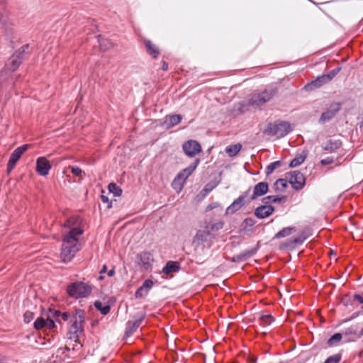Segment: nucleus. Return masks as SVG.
<instances>
[{"instance_id":"f257e3e1","label":"nucleus","mask_w":363,"mask_h":363,"mask_svg":"<svg viewBox=\"0 0 363 363\" xmlns=\"http://www.w3.org/2000/svg\"><path fill=\"white\" fill-rule=\"evenodd\" d=\"M82 220L79 216L69 218L63 226L69 228V231L63 235L62 246L61 249V257L64 262L71 261L76 252L79 250L78 236L82 235L81 228Z\"/></svg>"},{"instance_id":"f03ea898","label":"nucleus","mask_w":363,"mask_h":363,"mask_svg":"<svg viewBox=\"0 0 363 363\" xmlns=\"http://www.w3.org/2000/svg\"><path fill=\"white\" fill-rule=\"evenodd\" d=\"M92 285L84 281H75L67 286V293L72 298L78 299L88 297L92 291Z\"/></svg>"},{"instance_id":"7ed1b4c3","label":"nucleus","mask_w":363,"mask_h":363,"mask_svg":"<svg viewBox=\"0 0 363 363\" xmlns=\"http://www.w3.org/2000/svg\"><path fill=\"white\" fill-rule=\"evenodd\" d=\"M291 131V125L289 122L277 120L274 123H269L264 130V133L281 138L286 136Z\"/></svg>"},{"instance_id":"20e7f679","label":"nucleus","mask_w":363,"mask_h":363,"mask_svg":"<svg viewBox=\"0 0 363 363\" xmlns=\"http://www.w3.org/2000/svg\"><path fill=\"white\" fill-rule=\"evenodd\" d=\"M84 320L85 317L84 311L81 309L77 310L71 320L72 323L67 333L69 339L78 340L79 335L83 332V324Z\"/></svg>"},{"instance_id":"39448f33","label":"nucleus","mask_w":363,"mask_h":363,"mask_svg":"<svg viewBox=\"0 0 363 363\" xmlns=\"http://www.w3.org/2000/svg\"><path fill=\"white\" fill-rule=\"evenodd\" d=\"M28 49L29 44H26L16 50L11 57L9 62L6 64L5 68L3 69L7 72V77H9V72H13L18 68L23 60L28 54Z\"/></svg>"},{"instance_id":"423d86ee","label":"nucleus","mask_w":363,"mask_h":363,"mask_svg":"<svg viewBox=\"0 0 363 363\" xmlns=\"http://www.w3.org/2000/svg\"><path fill=\"white\" fill-rule=\"evenodd\" d=\"M277 94V88L266 89L260 93L255 94L250 99V104L259 107L269 102Z\"/></svg>"},{"instance_id":"0eeeda50","label":"nucleus","mask_w":363,"mask_h":363,"mask_svg":"<svg viewBox=\"0 0 363 363\" xmlns=\"http://www.w3.org/2000/svg\"><path fill=\"white\" fill-rule=\"evenodd\" d=\"M215 235L210 231L209 225H206L203 229L197 230L193 238V244L198 247L203 245V247H210Z\"/></svg>"},{"instance_id":"6e6552de","label":"nucleus","mask_w":363,"mask_h":363,"mask_svg":"<svg viewBox=\"0 0 363 363\" xmlns=\"http://www.w3.org/2000/svg\"><path fill=\"white\" fill-rule=\"evenodd\" d=\"M31 146L30 144H25L16 148L11 154L8 164H7V173L10 174L14 169L17 162L21 158V155Z\"/></svg>"},{"instance_id":"1a4fd4ad","label":"nucleus","mask_w":363,"mask_h":363,"mask_svg":"<svg viewBox=\"0 0 363 363\" xmlns=\"http://www.w3.org/2000/svg\"><path fill=\"white\" fill-rule=\"evenodd\" d=\"M287 178L292 188L296 191L302 189L306 184V179L303 174L299 171L288 172Z\"/></svg>"},{"instance_id":"9d476101","label":"nucleus","mask_w":363,"mask_h":363,"mask_svg":"<svg viewBox=\"0 0 363 363\" xmlns=\"http://www.w3.org/2000/svg\"><path fill=\"white\" fill-rule=\"evenodd\" d=\"M146 313L145 312L138 313L135 320H128L126 323L125 336L130 337L136 330L140 326L142 322L145 320Z\"/></svg>"},{"instance_id":"9b49d317","label":"nucleus","mask_w":363,"mask_h":363,"mask_svg":"<svg viewBox=\"0 0 363 363\" xmlns=\"http://www.w3.org/2000/svg\"><path fill=\"white\" fill-rule=\"evenodd\" d=\"M182 150L186 155L193 157L202 151L199 142L194 140H189L182 145Z\"/></svg>"},{"instance_id":"f8f14e48","label":"nucleus","mask_w":363,"mask_h":363,"mask_svg":"<svg viewBox=\"0 0 363 363\" xmlns=\"http://www.w3.org/2000/svg\"><path fill=\"white\" fill-rule=\"evenodd\" d=\"M341 108V104L337 102L332 103L330 106L321 114L319 123H325L335 117Z\"/></svg>"},{"instance_id":"ddd939ff","label":"nucleus","mask_w":363,"mask_h":363,"mask_svg":"<svg viewBox=\"0 0 363 363\" xmlns=\"http://www.w3.org/2000/svg\"><path fill=\"white\" fill-rule=\"evenodd\" d=\"M250 189L243 192L238 198L226 208V214H233L236 211H239L246 203V198L247 197Z\"/></svg>"},{"instance_id":"4468645a","label":"nucleus","mask_w":363,"mask_h":363,"mask_svg":"<svg viewBox=\"0 0 363 363\" xmlns=\"http://www.w3.org/2000/svg\"><path fill=\"white\" fill-rule=\"evenodd\" d=\"M52 166L45 157H38L36 160V172L40 176H47Z\"/></svg>"},{"instance_id":"2eb2a0df","label":"nucleus","mask_w":363,"mask_h":363,"mask_svg":"<svg viewBox=\"0 0 363 363\" xmlns=\"http://www.w3.org/2000/svg\"><path fill=\"white\" fill-rule=\"evenodd\" d=\"M0 23L4 27H9L12 24L9 11L6 9V0L0 1Z\"/></svg>"},{"instance_id":"dca6fc26","label":"nucleus","mask_w":363,"mask_h":363,"mask_svg":"<svg viewBox=\"0 0 363 363\" xmlns=\"http://www.w3.org/2000/svg\"><path fill=\"white\" fill-rule=\"evenodd\" d=\"M200 163V160L199 158L196 159L192 164H191L186 168L182 169L177 174V179H182V181H185L189 178V176L192 174V173L195 171L196 167Z\"/></svg>"},{"instance_id":"f3484780","label":"nucleus","mask_w":363,"mask_h":363,"mask_svg":"<svg viewBox=\"0 0 363 363\" xmlns=\"http://www.w3.org/2000/svg\"><path fill=\"white\" fill-rule=\"evenodd\" d=\"M274 207L272 205H261L255 209V216L259 219L270 216L274 212Z\"/></svg>"},{"instance_id":"a211bd4d","label":"nucleus","mask_w":363,"mask_h":363,"mask_svg":"<svg viewBox=\"0 0 363 363\" xmlns=\"http://www.w3.org/2000/svg\"><path fill=\"white\" fill-rule=\"evenodd\" d=\"M269 190L268 183L262 182L257 184L253 189V193L250 197V200H255L257 198L267 194Z\"/></svg>"},{"instance_id":"6ab92c4d","label":"nucleus","mask_w":363,"mask_h":363,"mask_svg":"<svg viewBox=\"0 0 363 363\" xmlns=\"http://www.w3.org/2000/svg\"><path fill=\"white\" fill-rule=\"evenodd\" d=\"M307 237L301 235L298 238H296L294 239L289 240L285 242L280 245V250L285 249H294L297 245H301L303 243V242L306 240Z\"/></svg>"},{"instance_id":"aec40b11","label":"nucleus","mask_w":363,"mask_h":363,"mask_svg":"<svg viewBox=\"0 0 363 363\" xmlns=\"http://www.w3.org/2000/svg\"><path fill=\"white\" fill-rule=\"evenodd\" d=\"M257 250L258 247L247 250L238 255L233 256L231 259V261L236 263L244 262L254 256L257 253Z\"/></svg>"},{"instance_id":"412c9836","label":"nucleus","mask_w":363,"mask_h":363,"mask_svg":"<svg viewBox=\"0 0 363 363\" xmlns=\"http://www.w3.org/2000/svg\"><path fill=\"white\" fill-rule=\"evenodd\" d=\"M328 82L326 81V79H325L324 74H323L321 76L317 77L315 79L306 84L304 88L306 91H310L322 86Z\"/></svg>"},{"instance_id":"4be33fe9","label":"nucleus","mask_w":363,"mask_h":363,"mask_svg":"<svg viewBox=\"0 0 363 363\" xmlns=\"http://www.w3.org/2000/svg\"><path fill=\"white\" fill-rule=\"evenodd\" d=\"M181 269L180 264L179 262L175 261H168L165 266L162 269V273L164 274H169L172 273L178 272Z\"/></svg>"},{"instance_id":"5701e85b","label":"nucleus","mask_w":363,"mask_h":363,"mask_svg":"<svg viewBox=\"0 0 363 363\" xmlns=\"http://www.w3.org/2000/svg\"><path fill=\"white\" fill-rule=\"evenodd\" d=\"M342 141L340 140H328L326 143L323 146L324 150L330 152H334L342 146Z\"/></svg>"},{"instance_id":"b1692460","label":"nucleus","mask_w":363,"mask_h":363,"mask_svg":"<svg viewBox=\"0 0 363 363\" xmlns=\"http://www.w3.org/2000/svg\"><path fill=\"white\" fill-rule=\"evenodd\" d=\"M182 116L180 114L167 116L164 123L167 128H170L178 125L182 121Z\"/></svg>"},{"instance_id":"393cba45","label":"nucleus","mask_w":363,"mask_h":363,"mask_svg":"<svg viewBox=\"0 0 363 363\" xmlns=\"http://www.w3.org/2000/svg\"><path fill=\"white\" fill-rule=\"evenodd\" d=\"M144 44L147 53L154 59L157 58L160 53L157 46L153 44L150 40H145Z\"/></svg>"},{"instance_id":"a878e982","label":"nucleus","mask_w":363,"mask_h":363,"mask_svg":"<svg viewBox=\"0 0 363 363\" xmlns=\"http://www.w3.org/2000/svg\"><path fill=\"white\" fill-rule=\"evenodd\" d=\"M307 153L303 151L300 155L295 157L290 162L289 167L291 168L296 167L301 164L306 160Z\"/></svg>"},{"instance_id":"bb28decb","label":"nucleus","mask_w":363,"mask_h":363,"mask_svg":"<svg viewBox=\"0 0 363 363\" xmlns=\"http://www.w3.org/2000/svg\"><path fill=\"white\" fill-rule=\"evenodd\" d=\"M296 231L294 227H286L284 228L279 232H277L274 236V239H281L289 236L293 232Z\"/></svg>"},{"instance_id":"cd10ccee","label":"nucleus","mask_w":363,"mask_h":363,"mask_svg":"<svg viewBox=\"0 0 363 363\" xmlns=\"http://www.w3.org/2000/svg\"><path fill=\"white\" fill-rule=\"evenodd\" d=\"M286 201V196H282L279 197L277 196H268L262 199V202L265 205H269L271 203H282Z\"/></svg>"},{"instance_id":"c85d7f7f","label":"nucleus","mask_w":363,"mask_h":363,"mask_svg":"<svg viewBox=\"0 0 363 363\" xmlns=\"http://www.w3.org/2000/svg\"><path fill=\"white\" fill-rule=\"evenodd\" d=\"M94 307L100 311L102 315H107L111 310V306L108 304H103L101 301H95L94 303Z\"/></svg>"},{"instance_id":"c756f323","label":"nucleus","mask_w":363,"mask_h":363,"mask_svg":"<svg viewBox=\"0 0 363 363\" xmlns=\"http://www.w3.org/2000/svg\"><path fill=\"white\" fill-rule=\"evenodd\" d=\"M241 148H242V145L240 143H237L235 145H228L226 147L225 152L230 157H234L240 151Z\"/></svg>"},{"instance_id":"7c9ffc66","label":"nucleus","mask_w":363,"mask_h":363,"mask_svg":"<svg viewBox=\"0 0 363 363\" xmlns=\"http://www.w3.org/2000/svg\"><path fill=\"white\" fill-rule=\"evenodd\" d=\"M287 186V181L286 179H279L274 182L273 188L276 192H279L284 191Z\"/></svg>"},{"instance_id":"2f4dec72","label":"nucleus","mask_w":363,"mask_h":363,"mask_svg":"<svg viewBox=\"0 0 363 363\" xmlns=\"http://www.w3.org/2000/svg\"><path fill=\"white\" fill-rule=\"evenodd\" d=\"M98 43L99 44L100 49L102 50H108L112 47V43L110 40L101 38V36H98Z\"/></svg>"},{"instance_id":"473e14b6","label":"nucleus","mask_w":363,"mask_h":363,"mask_svg":"<svg viewBox=\"0 0 363 363\" xmlns=\"http://www.w3.org/2000/svg\"><path fill=\"white\" fill-rule=\"evenodd\" d=\"M281 164L282 162L280 160H277L269 164L266 167V174H271L277 168L280 167L281 166Z\"/></svg>"},{"instance_id":"72a5a7b5","label":"nucleus","mask_w":363,"mask_h":363,"mask_svg":"<svg viewBox=\"0 0 363 363\" xmlns=\"http://www.w3.org/2000/svg\"><path fill=\"white\" fill-rule=\"evenodd\" d=\"M342 338V335L341 333H335L332 335L328 340L327 344L332 347L337 345Z\"/></svg>"},{"instance_id":"f704fd0d","label":"nucleus","mask_w":363,"mask_h":363,"mask_svg":"<svg viewBox=\"0 0 363 363\" xmlns=\"http://www.w3.org/2000/svg\"><path fill=\"white\" fill-rule=\"evenodd\" d=\"M108 189V191L114 195V196H120L122 194V189L115 183L109 184Z\"/></svg>"},{"instance_id":"c9c22d12","label":"nucleus","mask_w":363,"mask_h":363,"mask_svg":"<svg viewBox=\"0 0 363 363\" xmlns=\"http://www.w3.org/2000/svg\"><path fill=\"white\" fill-rule=\"evenodd\" d=\"M275 320L271 314L262 315L260 317L261 324L264 326L270 325Z\"/></svg>"},{"instance_id":"e433bc0d","label":"nucleus","mask_w":363,"mask_h":363,"mask_svg":"<svg viewBox=\"0 0 363 363\" xmlns=\"http://www.w3.org/2000/svg\"><path fill=\"white\" fill-rule=\"evenodd\" d=\"M340 69L341 67H338L330 71L328 74H325L324 76L326 81L330 82L340 72Z\"/></svg>"},{"instance_id":"4c0bfd02","label":"nucleus","mask_w":363,"mask_h":363,"mask_svg":"<svg viewBox=\"0 0 363 363\" xmlns=\"http://www.w3.org/2000/svg\"><path fill=\"white\" fill-rule=\"evenodd\" d=\"M184 181H182V179H177V177H175V178L174 179L173 182H172V187L177 191H180L183 187H184Z\"/></svg>"},{"instance_id":"58836bf2","label":"nucleus","mask_w":363,"mask_h":363,"mask_svg":"<svg viewBox=\"0 0 363 363\" xmlns=\"http://www.w3.org/2000/svg\"><path fill=\"white\" fill-rule=\"evenodd\" d=\"M206 225H209V230L212 233L222 229L223 228L224 223L223 221H218L215 223L207 224Z\"/></svg>"},{"instance_id":"ea45409f","label":"nucleus","mask_w":363,"mask_h":363,"mask_svg":"<svg viewBox=\"0 0 363 363\" xmlns=\"http://www.w3.org/2000/svg\"><path fill=\"white\" fill-rule=\"evenodd\" d=\"M34 328L36 330H40L45 328V319L42 317L37 318L34 322Z\"/></svg>"},{"instance_id":"a19ab883","label":"nucleus","mask_w":363,"mask_h":363,"mask_svg":"<svg viewBox=\"0 0 363 363\" xmlns=\"http://www.w3.org/2000/svg\"><path fill=\"white\" fill-rule=\"evenodd\" d=\"M341 360V354H337L330 356L324 363H338Z\"/></svg>"},{"instance_id":"79ce46f5","label":"nucleus","mask_w":363,"mask_h":363,"mask_svg":"<svg viewBox=\"0 0 363 363\" xmlns=\"http://www.w3.org/2000/svg\"><path fill=\"white\" fill-rule=\"evenodd\" d=\"M148 291H146L142 286H140L136 292H135V297L136 298H143L147 295Z\"/></svg>"},{"instance_id":"37998d69","label":"nucleus","mask_w":363,"mask_h":363,"mask_svg":"<svg viewBox=\"0 0 363 363\" xmlns=\"http://www.w3.org/2000/svg\"><path fill=\"white\" fill-rule=\"evenodd\" d=\"M255 220L252 218H247L243 221L245 228L246 229H250L252 228L255 225Z\"/></svg>"},{"instance_id":"c03bdc74","label":"nucleus","mask_w":363,"mask_h":363,"mask_svg":"<svg viewBox=\"0 0 363 363\" xmlns=\"http://www.w3.org/2000/svg\"><path fill=\"white\" fill-rule=\"evenodd\" d=\"M139 256H140V260L143 262V263L144 264H145L148 263V262L150 259V257H151V254L147 252H143Z\"/></svg>"},{"instance_id":"a18cd8bd","label":"nucleus","mask_w":363,"mask_h":363,"mask_svg":"<svg viewBox=\"0 0 363 363\" xmlns=\"http://www.w3.org/2000/svg\"><path fill=\"white\" fill-rule=\"evenodd\" d=\"M344 334L345 335H356V336L358 337L359 333H357V329L355 328V327L351 326V327L347 328L345 329V330L344 331Z\"/></svg>"},{"instance_id":"49530a36","label":"nucleus","mask_w":363,"mask_h":363,"mask_svg":"<svg viewBox=\"0 0 363 363\" xmlns=\"http://www.w3.org/2000/svg\"><path fill=\"white\" fill-rule=\"evenodd\" d=\"M55 315L56 317H58V316L61 315L62 318L65 321H67V320H68V319L70 317V313H68V312H64V313H61L60 311H55Z\"/></svg>"},{"instance_id":"de8ad7c7","label":"nucleus","mask_w":363,"mask_h":363,"mask_svg":"<svg viewBox=\"0 0 363 363\" xmlns=\"http://www.w3.org/2000/svg\"><path fill=\"white\" fill-rule=\"evenodd\" d=\"M23 318L25 323H28L34 318V313L28 311L24 313Z\"/></svg>"},{"instance_id":"09e8293b","label":"nucleus","mask_w":363,"mask_h":363,"mask_svg":"<svg viewBox=\"0 0 363 363\" xmlns=\"http://www.w3.org/2000/svg\"><path fill=\"white\" fill-rule=\"evenodd\" d=\"M152 286L153 281L150 279H146L142 284V286L147 291L152 287Z\"/></svg>"},{"instance_id":"8fccbe9b","label":"nucleus","mask_w":363,"mask_h":363,"mask_svg":"<svg viewBox=\"0 0 363 363\" xmlns=\"http://www.w3.org/2000/svg\"><path fill=\"white\" fill-rule=\"evenodd\" d=\"M55 327V323L54 320L50 318H48L45 320V328L49 330L53 329Z\"/></svg>"},{"instance_id":"3c124183","label":"nucleus","mask_w":363,"mask_h":363,"mask_svg":"<svg viewBox=\"0 0 363 363\" xmlns=\"http://www.w3.org/2000/svg\"><path fill=\"white\" fill-rule=\"evenodd\" d=\"M71 172L74 176L77 177L81 176V174H82V170L81 169V168L77 166L72 167Z\"/></svg>"},{"instance_id":"603ef678","label":"nucleus","mask_w":363,"mask_h":363,"mask_svg":"<svg viewBox=\"0 0 363 363\" xmlns=\"http://www.w3.org/2000/svg\"><path fill=\"white\" fill-rule=\"evenodd\" d=\"M333 162H334V160H333V157H328L326 158L322 159L320 160V164L322 165L325 166V165H328V164H332Z\"/></svg>"},{"instance_id":"864d4df0","label":"nucleus","mask_w":363,"mask_h":363,"mask_svg":"<svg viewBox=\"0 0 363 363\" xmlns=\"http://www.w3.org/2000/svg\"><path fill=\"white\" fill-rule=\"evenodd\" d=\"M354 299L358 301L360 303H363V292L361 294H355Z\"/></svg>"},{"instance_id":"5fc2aeb1","label":"nucleus","mask_w":363,"mask_h":363,"mask_svg":"<svg viewBox=\"0 0 363 363\" xmlns=\"http://www.w3.org/2000/svg\"><path fill=\"white\" fill-rule=\"evenodd\" d=\"M75 342V344L72 347L73 350L78 351L80 350V348L82 347V345L80 344V342L78 341V340H74Z\"/></svg>"},{"instance_id":"6e6d98bb","label":"nucleus","mask_w":363,"mask_h":363,"mask_svg":"<svg viewBox=\"0 0 363 363\" xmlns=\"http://www.w3.org/2000/svg\"><path fill=\"white\" fill-rule=\"evenodd\" d=\"M101 199L102 202L108 203V198L106 196L101 195ZM111 207V204L108 203V208H109Z\"/></svg>"},{"instance_id":"4d7b16f0","label":"nucleus","mask_w":363,"mask_h":363,"mask_svg":"<svg viewBox=\"0 0 363 363\" xmlns=\"http://www.w3.org/2000/svg\"><path fill=\"white\" fill-rule=\"evenodd\" d=\"M168 63L165 61H162V70L164 71H167L168 69Z\"/></svg>"},{"instance_id":"13d9d810","label":"nucleus","mask_w":363,"mask_h":363,"mask_svg":"<svg viewBox=\"0 0 363 363\" xmlns=\"http://www.w3.org/2000/svg\"><path fill=\"white\" fill-rule=\"evenodd\" d=\"M113 274H114V270H113V269H111V270H110V271L108 272V277H112Z\"/></svg>"},{"instance_id":"bf43d9fd","label":"nucleus","mask_w":363,"mask_h":363,"mask_svg":"<svg viewBox=\"0 0 363 363\" xmlns=\"http://www.w3.org/2000/svg\"><path fill=\"white\" fill-rule=\"evenodd\" d=\"M363 336V328L359 332L358 337Z\"/></svg>"},{"instance_id":"052dcab7","label":"nucleus","mask_w":363,"mask_h":363,"mask_svg":"<svg viewBox=\"0 0 363 363\" xmlns=\"http://www.w3.org/2000/svg\"><path fill=\"white\" fill-rule=\"evenodd\" d=\"M106 265H104V266L103 267L102 269L101 270V273H103V272H106Z\"/></svg>"},{"instance_id":"680f3d73","label":"nucleus","mask_w":363,"mask_h":363,"mask_svg":"<svg viewBox=\"0 0 363 363\" xmlns=\"http://www.w3.org/2000/svg\"><path fill=\"white\" fill-rule=\"evenodd\" d=\"M65 350H66L67 351H69L70 349H69V347L66 346V347H65Z\"/></svg>"},{"instance_id":"e2e57ef3","label":"nucleus","mask_w":363,"mask_h":363,"mask_svg":"<svg viewBox=\"0 0 363 363\" xmlns=\"http://www.w3.org/2000/svg\"><path fill=\"white\" fill-rule=\"evenodd\" d=\"M208 208H209V209H212V208H213V207H212V206H208Z\"/></svg>"},{"instance_id":"0e129e2a","label":"nucleus","mask_w":363,"mask_h":363,"mask_svg":"<svg viewBox=\"0 0 363 363\" xmlns=\"http://www.w3.org/2000/svg\"><path fill=\"white\" fill-rule=\"evenodd\" d=\"M362 309H363V306H362Z\"/></svg>"}]
</instances>
